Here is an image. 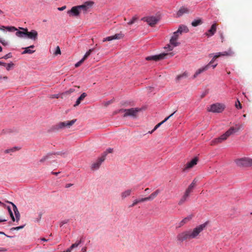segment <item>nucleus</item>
Listing matches in <instances>:
<instances>
[{"label":"nucleus","instance_id":"5fc2aeb1","mask_svg":"<svg viewBox=\"0 0 252 252\" xmlns=\"http://www.w3.org/2000/svg\"><path fill=\"white\" fill-rule=\"evenodd\" d=\"M60 95L59 94H51L49 96V97L50 98H58L59 97Z\"/></svg>","mask_w":252,"mask_h":252},{"label":"nucleus","instance_id":"de8ad7c7","mask_svg":"<svg viewBox=\"0 0 252 252\" xmlns=\"http://www.w3.org/2000/svg\"><path fill=\"white\" fill-rule=\"evenodd\" d=\"M24 226H25V225L15 227H12L11 228V230H19L23 228Z\"/></svg>","mask_w":252,"mask_h":252},{"label":"nucleus","instance_id":"4d7b16f0","mask_svg":"<svg viewBox=\"0 0 252 252\" xmlns=\"http://www.w3.org/2000/svg\"><path fill=\"white\" fill-rule=\"evenodd\" d=\"M113 151V149H108L107 150L106 152H105V154L104 155H107V153H111Z\"/></svg>","mask_w":252,"mask_h":252},{"label":"nucleus","instance_id":"dca6fc26","mask_svg":"<svg viewBox=\"0 0 252 252\" xmlns=\"http://www.w3.org/2000/svg\"><path fill=\"white\" fill-rule=\"evenodd\" d=\"M193 217V215L190 214V215L188 216L187 217L183 219L179 223L178 227H181L183 226L184 225H185V224L187 223L188 222H189V221H190L192 220Z\"/></svg>","mask_w":252,"mask_h":252},{"label":"nucleus","instance_id":"7ed1b4c3","mask_svg":"<svg viewBox=\"0 0 252 252\" xmlns=\"http://www.w3.org/2000/svg\"><path fill=\"white\" fill-rule=\"evenodd\" d=\"M141 110V109L138 108H132L130 109H122L120 110V112H124V117H132L136 118L138 113Z\"/></svg>","mask_w":252,"mask_h":252},{"label":"nucleus","instance_id":"f704fd0d","mask_svg":"<svg viewBox=\"0 0 252 252\" xmlns=\"http://www.w3.org/2000/svg\"><path fill=\"white\" fill-rule=\"evenodd\" d=\"M196 181L195 180V179H194L192 183L189 185V186L188 188L193 191V189L196 186Z\"/></svg>","mask_w":252,"mask_h":252},{"label":"nucleus","instance_id":"37998d69","mask_svg":"<svg viewBox=\"0 0 252 252\" xmlns=\"http://www.w3.org/2000/svg\"><path fill=\"white\" fill-rule=\"evenodd\" d=\"M80 244L81 241H76L74 244H73L70 247L72 250L74 248L77 247Z\"/></svg>","mask_w":252,"mask_h":252},{"label":"nucleus","instance_id":"2f4dec72","mask_svg":"<svg viewBox=\"0 0 252 252\" xmlns=\"http://www.w3.org/2000/svg\"><path fill=\"white\" fill-rule=\"evenodd\" d=\"M94 50V48L89 49L85 54L82 58L84 61L90 55L91 53Z\"/></svg>","mask_w":252,"mask_h":252},{"label":"nucleus","instance_id":"cd10ccee","mask_svg":"<svg viewBox=\"0 0 252 252\" xmlns=\"http://www.w3.org/2000/svg\"><path fill=\"white\" fill-rule=\"evenodd\" d=\"M34 47V45H31L28 47H26L24 48V51L22 53V54H32L35 52L34 50H32L31 48H33Z\"/></svg>","mask_w":252,"mask_h":252},{"label":"nucleus","instance_id":"bf43d9fd","mask_svg":"<svg viewBox=\"0 0 252 252\" xmlns=\"http://www.w3.org/2000/svg\"><path fill=\"white\" fill-rule=\"evenodd\" d=\"M0 42L3 45H6L7 43L5 40H2L0 38Z\"/></svg>","mask_w":252,"mask_h":252},{"label":"nucleus","instance_id":"f03ea898","mask_svg":"<svg viewBox=\"0 0 252 252\" xmlns=\"http://www.w3.org/2000/svg\"><path fill=\"white\" fill-rule=\"evenodd\" d=\"M242 128V125L237 124L235 126L231 127L228 130H227L224 134L221 135L218 138L213 139L211 142V145L214 146L219 143H221L222 141H225L230 135L236 132Z\"/></svg>","mask_w":252,"mask_h":252},{"label":"nucleus","instance_id":"f3484780","mask_svg":"<svg viewBox=\"0 0 252 252\" xmlns=\"http://www.w3.org/2000/svg\"><path fill=\"white\" fill-rule=\"evenodd\" d=\"M37 35H38V33L36 31H35L34 30H32L31 32H28V29H27L26 36L28 38H29L31 39L35 40L37 39Z\"/></svg>","mask_w":252,"mask_h":252},{"label":"nucleus","instance_id":"5701e85b","mask_svg":"<svg viewBox=\"0 0 252 252\" xmlns=\"http://www.w3.org/2000/svg\"><path fill=\"white\" fill-rule=\"evenodd\" d=\"M87 94L85 93H83L81 94V95L78 97L75 103L74 104V107H76L78 106L81 102L84 100V99L86 97Z\"/></svg>","mask_w":252,"mask_h":252},{"label":"nucleus","instance_id":"2eb2a0df","mask_svg":"<svg viewBox=\"0 0 252 252\" xmlns=\"http://www.w3.org/2000/svg\"><path fill=\"white\" fill-rule=\"evenodd\" d=\"M80 9L78 6L72 7V8L67 11V13L70 16H78L80 12Z\"/></svg>","mask_w":252,"mask_h":252},{"label":"nucleus","instance_id":"6e6d98bb","mask_svg":"<svg viewBox=\"0 0 252 252\" xmlns=\"http://www.w3.org/2000/svg\"><path fill=\"white\" fill-rule=\"evenodd\" d=\"M7 79L8 77L6 76H2L1 75H0V82L2 79L6 80Z\"/></svg>","mask_w":252,"mask_h":252},{"label":"nucleus","instance_id":"a211bd4d","mask_svg":"<svg viewBox=\"0 0 252 252\" xmlns=\"http://www.w3.org/2000/svg\"><path fill=\"white\" fill-rule=\"evenodd\" d=\"M7 202L12 204V205L13 206V211L14 212V214L15 215L16 220L18 222L20 220V213H19L16 206L11 202L7 201Z\"/></svg>","mask_w":252,"mask_h":252},{"label":"nucleus","instance_id":"9d476101","mask_svg":"<svg viewBox=\"0 0 252 252\" xmlns=\"http://www.w3.org/2000/svg\"><path fill=\"white\" fill-rule=\"evenodd\" d=\"M142 20L146 21L151 27L154 26L158 21V19L155 16L144 17Z\"/></svg>","mask_w":252,"mask_h":252},{"label":"nucleus","instance_id":"c03bdc74","mask_svg":"<svg viewBox=\"0 0 252 252\" xmlns=\"http://www.w3.org/2000/svg\"><path fill=\"white\" fill-rule=\"evenodd\" d=\"M49 157V154H48L45 156H44L42 158H41L39 160L40 162H43L46 161Z\"/></svg>","mask_w":252,"mask_h":252},{"label":"nucleus","instance_id":"6e6552de","mask_svg":"<svg viewBox=\"0 0 252 252\" xmlns=\"http://www.w3.org/2000/svg\"><path fill=\"white\" fill-rule=\"evenodd\" d=\"M76 119H73L70 121L60 122L56 126V128L59 129L65 127H70L76 122Z\"/></svg>","mask_w":252,"mask_h":252},{"label":"nucleus","instance_id":"20e7f679","mask_svg":"<svg viewBox=\"0 0 252 252\" xmlns=\"http://www.w3.org/2000/svg\"><path fill=\"white\" fill-rule=\"evenodd\" d=\"M235 163L239 167H248L252 166V158H243L237 159Z\"/></svg>","mask_w":252,"mask_h":252},{"label":"nucleus","instance_id":"338daca9","mask_svg":"<svg viewBox=\"0 0 252 252\" xmlns=\"http://www.w3.org/2000/svg\"><path fill=\"white\" fill-rule=\"evenodd\" d=\"M60 172H52V174H53V175H58L59 174Z\"/></svg>","mask_w":252,"mask_h":252},{"label":"nucleus","instance_id":"4468645a","mask_svg":"<svg viewBox=\"0 0 252 252\" xmlns=\"http://www.w3.org/2000/svg\"><path fill=\"white\" fill-rule=\"evenodd\" d=\"M94 4V2L92 1H87L85 2L83 4L79 5L78 7L80 8V10H82L84 12H86L88 10L89 8L92 7Z\"/></svg>","mask_w":252,"mask_h":252},{"label":"nucleus","instance_id":"603ef678","mask_svg":"<svg viewBox=\"0 0 252 252\" xmlns=\"http://www.w3.org/2000/svg\"><path fill=\"white\" fill-rule=\"evenodd\" d=\"M12 57V55H11V54L10 53L6 54V55H5L4 56H3L2 58L3 59H7L8 58H10Z\"/></svg>","mask_w":252,"mask_h":252},{"label":"nucleus","instance_id":"680f3d73","mask_svg":"<svg viewBox=\"0 0 252 252\" xmlns=\"http://www.w3.org/2000/svg\"><path fill=\"white\" fill-rule=\"evenodd\" d=\"M6 251V249L4 248L0 247V252H4Z\"/></svg>","mask_w":252,"mask_h":252},{"label":"nucleus","instance_id":"774afa93","mask_svg":"<svg viewBox=\"0 0 252 252\" xmlns=\"http://www.w3.org/2000/svg\"><path fill=\"white\" fill-rule=\"evenodd\" d=\"M0 65H3V66H5V65H6V63H2V62H0Z\"/></svg>","mask_w":252,"mask_h":252},{"label":"nucleus","instance_id":"c756f323","mask_svg":"<svg viewBox=\"0 0 252 252\" xmlns=\"http://www.w3.org/2000/svg\"><path fill=\"white\" fill-rule=\"evenodd\" d=\"M202 23V21L201 19H197V20H195L192 21L191 23V25L193 27H196L199 25H201Z\"/></svg>","mask_w":252,"mask_h":252},{"label":"nucleus","instance_id":"f8f14e48","mask_svg":"<svg viewBox=\"0 0 252 252\" xmlns=\"http://www.w3.org/2000/svg\"><path fill=\"white\" fill-rule=\"evenodd\" d=\"M123 37L124 34L122 32H120L103 38V42L109 41L115 39H120L123 38Z\"/></svg>","mask_w":252,"mask_h":252},{"label":"nucleus","instance_id":"0e129e2a","mask_svg":"<svg viewBox=\"0 0 252 252\" xmlns=\"http://www.w3.org/2000/svg\"><path fill=\"white\" fill-rule=\"evenodd\" d=\"M87 251V247H85L81 249L82 252H86Z\"/></svg>","mask_w":252,"mask_h":252},{"label":"nucleus","instance_id":"a18cd8bd","mask_svg":"<svg viewBox=\"0 0 252 252\" xmlns=\"http://www.w3.org/2000/svg\"><path fill=\"white\" fill-rule=\"evenodd\" d=\"M174 47H173V46L170 43V44H168L166 46H165L164 48L168 49V51H172Z\"/></svg>","mask_w":252,"mask_h":252},{"label":"nucleus","instance_id":"0eeeda50","mask_svg":"<svg viewBox=\"0 0 252 252\" xmlns=\"http://www.w3.org/2000/svg\"><path fill=\"white\" fill-rule=\"evenodd\" d=\"M233 54V52L231 50H229L228 51H225L222 53H217L213 58L212 60L209 62V63L207 64L209 65V67H210V65L212 64L215 60L221 57V56H232Z\"/></svg>","mask_w":252,"mask_h":252},{"label":"nucleus","instance_id":"69168bd1","mask_svg":"<svg viewBox=\"0 0 252 252\" xmlns=\"http://www.w3.org/2000/svg\"><path fill=\"white\" fill-rule=\"evenodd\" d=\"M145 191L147 192V193H149L150 191V189H149V188H146L145 189Z\"/></svg>","mask_w":252,"mask_h":252},{"label":"nucleus","instance_id":"09e8293b","mask_svg":"<svg viewBox=\"0 0 252 252\" xmlns=\"http://www.w3.org/2000/svg\"><path fill=\"white\" fill-rule=\"evenodd\" d=\"M84 62V60L83 59H82L79 62H77L75 64V67H79Z\"/></svg>","mask_w":252,"mask_h":252},{"label":"nucleus","instance_id":"a19ab883","mask_svg":"<svg viewBox=\"0 0 252 252\" xmlns=\"http://www.w3.org/2000/svg\"><path fill=\"white\" fill-rule=\"evenodd\" d=\"M61 51L60 47L58 46L56 47L55 52L54 53V55L55 56H57L58 55H61Z\"/></svg>","mask_w":252,"mask_h":252},{"label":"nucleus","instance_id":"58836bf2","mask_svg":"<svg viewBox=\"0 0 252 252\" xmlns=\"http://www.w3.org/2000/svg\"><path fill=\"white\" fill-rule=\"evenodd\" d=\"M175 113V112H174V113H173L172 114H171L170 115H169L168 117H166L163 121H162V122H161L160 123H158V126H159V127L162 125L164 123H165V122H166L167 121V120H168L170 117H171L173 114Z\"/></svg>","mask_w":252,"mask_h":252},{"label":"nucleus","instance_id":"c9c22d12","mask_svg":"<svg viewBox=\"0 0 252 252\" xmlns=\"http://www.w3.org/2000/svg\"><path fill=\"white\" fill-rule=\"evenodd\" d=\"M19 149L18 147H14L13 148L7 149V150H5L4 153L8 154V153H10L11 152H14L16 151V150H19Z\"/></svg>","mask_w":252,"mask_h":252},{"label":"nucleus","instance_id":"13d9d810","mask_svg":"<svg viewBox=\"0 0 252 252\" xmlns=\"http://www.w3.org/2000/svg\"><path fill=\"white\" fill-rule=\"evenodd\" d=\"M159 127V126H158V125H157L151 131H149V132L150 133H152L155 130H156L158 127Z\"/></svg>","mask_w":252,"mask_h":252},{"label":"nucleus","instance_id":"4be33fe9","mask_svg":"<svg viewBox=\"0 0 252 252\" xmlns=\"http://www.w3.org/2000/svg\"><path fill=\"white\" fill-rule=\"evenodd\" d=\"M217 29V24L216 23L213 24L209 30H208V32H206L205 34L208 36H212L214 34L215 32H216Z\"/></svg>","mask_w":252,"mask_h":252},{"label":"nucleus","instance_id":"8fccbe9b","mask_svg":"<svg viewBox=\"0 0 252 252\" xmlns=\"http://www.w3.org/2000/svg\"><path fill=\"white\" fill-rule=\"evenodd\" d=\"M139 202L138 199H135L132 203L131 205H130L129 207H133L136 205H137Z\"/></svg>","mask_w":252,"mask_h":252},{"label":"nucleus","instance_id":"79ce46f5","mask_svg":"<svg viewBox=\"0 0 252 252\" xmlns=\"http://www.w3.org/2000/svg\"><path fill=\"white\" fill-rule=\"evenodd\" d=\"M235 106L236 108L238 109H241L242 108V105H241L240 101L238 99L237 100V101L235 103Z\"/></svg>","mask_w":252,"mask_h":252},{"label":"nucleus","instance_id":"c85d7f7f","mask_svg":"<svg viewBox=\"0 0 252 252\" xmlns=\"http://www.w3.org/2000/svg\"><path fill=\"white\" fill-rule=\"evenodd\" d=\"M160 190L158 189H157L155 191H154L152 193H151L150 194V195L148 197L149 200H153L155 198H156L158 196V195L160 193Z\"/></svg>","mask_w":252,"mask_h":252},{"label":"nucleus","instance_id":"bb28decb","mask_svg":"<svg viewBox=\"0 0 252 252\" xmlns=\"http://www.w3.org/2000/svg\"><path fill=\"white\" fill-rule=\"evenodd\" d=\"M189 12V10L188 8L185 7L181 8L179 11L177 13V15L178 17H180L183 15L185 13H187Z\"/></svg>","mask_w":252,"mask_h":252},{"label":"nucleus","instance_id":"393cba45","mask_svg":"<svg viewBox=\"0 0 252 252\" xmlns=\"http://www.w3.org/2000/svg\"><path fill=\"white\" fill-rule=\"evenodd\" d=\"M177 31L179 32V33L182 34L183 33L188 32L189 30L188 28L186 26L182 25L180 26Z\"/></svg>","mask_w":252,"mask_h":252},{"label":"nucleus","instance_id":"39448f33","mask_svg":"<svg viewBox=\"0 0 252 252\" xmlns=\"http://www.w3.org/2000/svg\"><path fill=\"white\" fill-rule=\"evenodd\" d=\"M225 108V105L222 103H216L212 104L208 108V111L213 113H221Z\"/></svg>","mask_w":252,"mask_h":252},{"label":"nucleus","instance_id":"ea45409f","mask_svg":"<svg viewBox=\"0 0 252 252\" xmlns=\"http://www.w3.org/2000/svg\"><path fill=\"white\" fill-rule=\"evenodd\" d=\"M7 209H8V212H9V214L10 216V217L12 219V220L14 221L15 220V219L13 216V213L10 209V208L9 207H7Z\"/></svg>","mask_w":252,"mask_h":252},{"label":"nucleus","instance_id":"ddd939ff","mask_svg":"<svg viewBox=\"0 0 252 252\" xmlns=\"http://www.w3.org/2000/svg\"><path fill=\"white\" fill-rule=\"evenodd\" d=\"M105 155H103L100 158H99L96 162H94L92 164L91 166V168L93 170H96L98 169L101 163L105 160Z\"/></svg>","mask_w":252,"mask_h":252},{"label":"nucleus","instance_id":"aec40b11","mask_svg":"<svg viewBox=\"0 0 252 252\" xmlns=\"http://www.w3.org/2000/svg\"><path fill=\"white\" fill-rule=\"evenodd\" d=\"M132 192V189H128L122 192L120 195L122 200H124L126 198L129 196Z\"/></svg>","mask_w":252,"mask_h":252},{"label":"nucleus","instance_id":"4c0bfd02","mask_svg":"<svg viewBox=\"0 0 252 252\" xmlns=\"http://www.w3.org/2000/svg\"><path fill=\"white\" fill-rule=\"evenodd\" d=\"M137 19H138L137 17H136V16H133L132 17V19L127 23V24L128 25H131L133 24L137 20Z\"/></svg>","mask_w":252,"mask_h":252},{"label":"nucleus","instance_id":"f257e3e1","mask_svg":"<svg viewBox=\"0 0 252 252\" xmlns=\"http://www.w3.org/2000/svg\"><path fill=\"white\" fill-rule=\"evenodd\" d=\"M207 223V222H206L193 229L185 230L179 233L176 237L177 241L182 243L185 241L197 238L200 233L206 227Z\"/></svg>","mask_w":252,"mask_h":252},{"label":"nucleus","instance_id":"3c124183","mask_svg":"<svg viewBox=\"0 0 252 252\" xmlns=\"http://www.w3.org/2000/svg\"><path fill=\"white\" fill-rule=\"evenodd\" d=\"M193 191L191 189H189L188 188L186 189L185 191V193L188 194V195H189L190 196V193L192 192Z\"/></svg>","mask_w":252,"mask_h":252},{"label":"nucleus","instance_id":"1a4fd4ad","mask_svg":"<svg viewBox=\"0 0 252 252\" xmlns=\"http://www.w3.org/2000/svg\"><path fill=\"white\" fill-rule=\"evenodd\" d=\"M180 35H181V34H180L179 32H178L177 31L173 33V34L170 40V43L173 45V47H176L179 45L180 43L178 42L177 40Z\"/></svg>","mask_w":252,"mask_h":252},{"label":"nucleus","instance_id":"473e14b6","mask_svg":"<svg viewBox=\"0 0 252 252\" xmlns=\"http://www.w3.org/2000/svg\"><path fill=\"white\" fill-rule=\"evenodd\" d=\"M196 181L195 180V179H194L192 183L189 185V186L188 188L193 191V189L196 186Z\"/></svg>","mask_w":252,"mask_h":252},{"label":"nucleus","instance_id":"b1692460","mask_svg":"<svg viewBox=\"0 0 252 252\" xmlns=\"http://www.w3.org/2000/svg\"><path fill=\"white\" fill-rule=\"evenodd\" d=\"M20 29L23 30V31H18L16 32V35L18 37L22 38L25 36H26L27 34V29H25L23 28H20Z\"/></svg>","mask_w":252,"mask_h":252},{"label":"nucleus","instance_id":"a878e982","mask_svg":"<svg viewBox=\"0 0 252 252\" xmlns=\"http://www.w3.org/2000/svg\"><path fill=\"white\" fill-rule=\"evenodd\" d=\"M5 30H7L9 32H14L17 30V28L15 27H5L3 26H1V27H0V30L4 31Z\"/></svg>","mask_w":252,"mask_h":252},{"label":"nucleus","instance_id":"423d86ee","mask_svg":"<svg viewBox=\"0 0 252 252\" xmlns=\"http://www.w3.org/2000/svg\"><path fill=\"white\" fill-rule=\"evenodd\" d=\"M173 55L174 54L173 53H162L159 55L147 57L146 58V60L147 61H158L165 59L167 56H170V57H172Z\"/></svg>","mask_w":252,"mask_h":252},{"label":"nucleus","instance_id":"49530a36","mask_svg":"<svg viewBox=\"0 0 252 252\" xmlns=\"http://www.w3.org/2000/svg\"><path fill=\"white\" fill-rule=\"evenodd\" d=\"M13 66H14V63H8V64L6 63V65H5L4 66H6V69L7 70H9L10 68L13 67Z\"/></svg>","mask_w":252,"mask_h":252},{"label":"nucleus","instance_id":"72a5a7b5","mask_svg":"<svg viewBox=\"0 0 252 252\" xmlns=\"http://www.w3.org/2000/svg\"><path fill=\"white\" fill-rule=\"evenodd\" d=\"M196 181L195 180V179H194L192 183L189 185V186L188 188L193 191V189L196 186Z\"/></svg>","mask_w":252,"mask_h":252},{"label":"nucleus","instance_id":"6ab92c4d","mask_svg":"<svg viewBox=\"0 0 252 252\" xmlns=\"http://www.w3.org/2000/svg\"><path fill=\"white\" fill-rule=\"evenodd\" d=\"M209 68V65H206L204 67L199 68L197 69L195 72L193 76V79H194L197 77V76L202 73L203 72L206 71Z\"/></svg>","mask_w":252,"mask_h":252},{"label":"nucleus","instance_id":"7c9ffc66","mask_svg":"<svg viewBox=\"0 0 252 252\" xmlns=\"http://www.w3.org/2000/svg\"><path fill=\"white\" fill-rule=\"evenodd\" d=\"M188 76V74L187 72H185L182 74L178 75L176 77V80L179 81L183 78H186Z\"/></svg>","mask_w":252,"mask_h":252},{"label":"nucleus","instance_id":"412c9836","mask_svg":"<svg viewBox=\"0 0 252 252\" xmlns=\"http://www.w3.org/2000/svg\"><path fill=\"white\" fill-rule=\"evenodd\" d=\"M189 197V195H188L186 193H184L183 195L181 197L180 200L178 202V204L179 206L183 205L186 201H188Z\"/></svg>","mask_w":252,"mask_h":252},{"label":"nucleus","instance_id":"e2e57ef3","mask_svg":"<svg viewBox=\"0 0 252 252\" xmlns=\"http://www.w3.org/2000/svg\"><path fill=\"white\" fill-rule=\"evenodd\" d=\"M66 8V6H63L62 7H59L58 8V10H60V11H62V10H63L64 9H65Z\"/></svg>","mask_w":252,"mask_h":252},{"label":"nucleus","instance_id":"864d4df0","mask_svg":"<svg viewBox=\"0 0 252 252\" xmlns=\"http://www.w3.org/2000/svg\"><path fill=\"white\" fill-rule=\"evenodd\" d=\"M139 202H142L144 201H149V199L148 197H145V198H142L141 199H138Z\"/></svg>","mask_w":252,"mask_h":252},{"label":"nucleus","instance_id":"052dcab7","mask_svg":"<svg viewBox=\"0 0 252 252\" xmlns=\"http://www.w3.org/2000/svg\"><path fill=\"white\" fill-rule=\"evenodd\" d=\"M68 222V220H63L61 222L60 225L61 226H63L64 224Z\"/></svg>","mask_w":252,"mask_h":252},{"label":"nucleus","instance_id":"9b49d317","mask_svg":"<svg viewBox=\"0 0 252 252\" xmlns=\"http://www.w3.org/2000/svg\"><path fill=\"white\" fill-rule=\"evenodd\" d=\"M197 161L198 158H194L190 161L188 162L185 165L184 168L183 169V171L185 172L189 169L192 168L197 164Z\"/></svg>","mask_w":252,"mask_h":252},{"label":"nucleus","instance_id":"e433bc0d","mask_svg":"<svg viewBox=\"0 0 252 252\" xmlns=\"http://www.w3.org/2000/svg\"><path fill=\"white\" fill-rule=\"evenodd\" d=\"M75 91V89L73 88H70L68 90L66 91V92L63 93L62 94V95H69L71 93H73Z\"/></svg>","mask_w":252,"mask_h":252}]
</instances>
